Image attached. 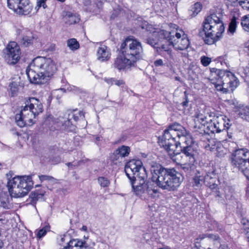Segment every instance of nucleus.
<instances>
[{
  "instance_id": "obj_12",
  "label": "nucleus",
  "mask_w": 249,
  "mask_h": 249,
  "mask_svg": "<svg viewBox=\"0 0 249 249\" xmlns=\"http://www.w3.org/2000/svg\"><path fill=\"white\" fill-rule=\"evenodd\" d=\"M5 61L9 65H14L18 63L20 58L21 52L19 46L14 41L10 42L3 51Z\"/></svg>"
},
{
  "instance_id": "obj_20",
  "label": "nucleus",
  "mask_w": 249,
  "mask_h": 249,
  "mask_svg": "<svg viewBox=\"0 0 249 249\" xmlns=\"http://www.w3.org/2000/svg\"><path fill=\"white\" fill-rule=\"evenodd\" d=\"M135 63L130 58L123 54L119 55L115 59L114 63V68L119 71L129 68L132 66H134Z\"/></svg>"
},
{
  "instance_id": "obj_17",
  "label": "nucleus",
  "mask_w": 249,
  "mask_h": 249,
  "mask_svg": "<svg viewBox=\"0 0 249 249\" xmlns=\"http://www.w3.org/2000/svg\"><path fill=\"white\" fill-rule=\"evenodd\" d=\"M204 177L206 186L211 190L216 189L219 183L218 170L214 167L209 168L206 170Z\"/></svg>"
},
{
  "instance_id": "obj_35",
  "label": "nucleus",
  "mask_w": 249,
  "mask_h": 249,
  "mask_svg": "<svg viewBox=\"0 0 249 249\" xmlns=\"http://www.w3.org/2000/svg\"><path fill=\"white\" fill-rule=\"evenodd\" d=\"M178 137L179 139V141L177 142H180L182 143L183 142H185V140H187L189 139H191L189 132L186 130V133H183V131L181 130H178L176 134V138Z\"/></svg>"
},
{
  "instance_id": "obj_51",
  "label": "nucleus",
  "mask_w": 249,
  "mask_h": 249,
  "mask_svg": "<svg viewBox=\"0 0 249 249\" xmlns=\"http://www.w3.org/2000/svg\"><path fill=\"white\" fill-rule=\"evenodd\" d=\"M48 227H45L40 230L38 232V237L41 238L44 236L46 234L47 231L48 230Z\"/></svg>"
},
{
  "instance_id": "obj_15",
  "label": "nucleus",
  "mask_w": 249,
  "mask_h": 249,
  "mask_svg": "<svg viewBox=\"0 0 249 249\" xmlns=\"http://www.w3.org/2000/svg\"><path fill=\"white\" fill-rule=\"evenodd\" d=\"M36 115L29 108V106L26 105L21 110L19 114H16L15 120L17 124L20 127L24 126L28 123H34L33 120L36 117Z\"/></svg>"
},
{
  "instance_id": "obj_54",
  "label": "nucleus",
  "mask_w": 249,
  "mask_h": 249,
  "mask_svg": "<svg viewBox=\"0 0 249 249\" xmlns=\"http://www.w3.org/2000/svg\"><path fill=\"white\" fill-rule=\"evenodd\" d=\"M213 192L215 193V196L216 197H222V194L220 192V191L217 188V187H216V189L214 190H212Z\"/></svg>"
},
{
  "instance_id": "obj_63",
  "label": "nucleus",
  "mask_w": 249,
  "mask_h": 249,
  "mask_svg": "<svg viewBox=\"0 0 249 249\" xmlns=\"http://www.w3.org/2000/svg\"><path fill=\"white\" fill-rule=\"evenodd\" d=\"M246 192L247 195L249 196V186L246 188Z\"/></svg>"
},
{
  "instance_id": "obj_47",
  "label": "nucleus",
  "mask_w": 249,
  "mask_h": 249,
  "mask_svg": "<svg viewBox=\"0 0 249 249\" xmlns=\"http://www.w3.org/2000/svg\"><path fill=\"white\" fill-rule=\"evenodd\" d=\"M241 223L243 226L242 230L244 233L249 231V221L248 219L245 218H242Z\"/></svg>"
},
{
  "instance_id": "obj_36",
  "label": "nucleus",
  "mask_w": 249,
  "mask_h": 249,
  "mask_svg": "<svg viewBox=\"0 0 249 249\" xmlns=\"http://www.w3.org/2000/svg\"><path fill=\"white\" fill-rule=\"evenodd\" d=\"M196 119L197 120L196 121V122H198L201 124V126L199 125L198 126V128H201L202 127H203V130H206V128L207 127V123H209V121L207 120L208 118L204 116L203 114H200L197 115Z\"/></svg>"
},
{
  "instance_id": "obj_6",
  "label": "nucleus",
  "mask_w": 249,
  "mask_h": 249,
  "mask_svg": "<svg viewBox=\"0 0 249 249\" xmlns=\"http://www.w3.org/2000/svg\"><path fill=\"white\" fill-rule=\"evenodd\" d=\"M31 176L15 177L9 180L7 187L11 197H22L26 195L33 186Z\"/></svg>"
},
{
  "instance_id": "obj_49",
  "label": "nucleus",
  "mask_w": 249,
  "mask_h": 249,
  "mask_svg": "<svg viewBox=\"0 0 249 249\" xmlns=\"http://www.w3.org/2000/svg\"><path fill=\"white\" fill-rule=\"evenodd\" d=\"M39 180L41 182H42L44 180H48L50 181L53 182L55 181V179L52 176H47V175H40L38 176Z\"/></svg>"
},
{
  "instance_id": "obj_48",
  "label": "nucleus",
  "mask_w": 249,
  "mask_h": 249,
  "mask_svg": "<svg viewBox=\"0 0 249 249\" xmlns=\"http://www.w3.org/2000/svg\"><path fill=\"white\" fill-rule=\"evenodd\" d=\"M46 1L47 0H36V6L35 7V9L36 11L41 7L44 9H46L47 7V5L46 3Z\"/></svg>"
},
{
  "instance_id": "obj_41",
  "label": "nucleus",
  "mask_w": 249,
  "mask_h": 249,
  "mask_svg": "<svg viewBox=\"0 0 249 249\" xmlns=\"http://www.w3.org/2000/svg\"><path fill=\"white\" fill-rule=\"evenodd\" d=\"M241 24L245 31L249 32V15L242 18Z\"/></svg>"
},
{
  "instance_id": "obj_58",
  "label": "nucleus",
  "mask_w": 249,
  "mask_h": 249,
  "mask_svg": "<svg viewBox=\"0 0 249 249\" xmlns=\"http://www.w3.org/2000/svg\"><path fill=\"white\" fill-rule=\"evenodd\" d=\"M68 116L71 118V119L73 118L75 121H77L78 120V117L73 113L69 114Z\"/></svg>"
},
{
  "instance_id": "obj_62",
  "label": "nucleus",
  "mask_w": 249,
  "mask_h": 249,
  "mask_svg": "<svg viewBox=\"0 0 249 249\" xmlns=\"http://www.w3.org/2000/svg\"><path fill=\"white\" fill-rule=\"evenodd\" d=\"M0 249H3V243L1 240H0Z\"/></svg>"
},
{
  "instance_id": "obj_45",
  "label": "nucleus",
  "mask_w": 249,
  "mask_h": 249,
  "mask_svg": "<svg viewBox=\"0 0 249 249\" xmlns=\"http://www.w3.org/2000/svg\"><path fill=\"white\" fill-rule=\"evenodd\" d=\"M238 1L243 8L249 11V0H232V2Z\"/></svg>"
},
{
  "instance_id": "obj_59",
  "label": "nucleus",
  "mask_w": 249,
  "mask_h": 249,
  "mask_svg": "<svg viewBox=\"0 0 249 249\" xmlns=\"http://www.w3.org/2000/svg\"><path fill=\"white\" fill-rule=\"evenodd\" d=\"M188 101L187 100V99H186V101H184L181 104L183 106H184V107H186L188 105Z\"/></svg>"
},
{
  "instance_id": "obj_4",
  "label": "nucleus",
  "mask_w": 249,
  "mask_h": 249,
  "mask_svg": "<svg viewBox=\"0 0 249 249\" xmlns=\"http://www.w3.org/2000/svg\"><path fill=\"white\" fill-rule=\"evenodd\" d=\"M211 71L209 79L217 90L227 93L233 91L237 86V79L232 72L215 68L212 69Z\"/></svg>"
},
{
  "instance_id": "obj_24",
  "label": "nucleus",
  "mask_w": 249,
  "mask_h": 249,
  "mask_svg": "<svg viewBox=\"0 0 249 249\" xmlns=\"http://www.w3.org/2000/svg\"><path fill=\"white\" fill-rule=\"evenodd\" d=\"M97 56L101 62L107 61L110 57L109 49L105 45H101L97 50Z\"/></svg>"
},
{
  "instance_id": "obj_33",
  "label": "nucleus",
  "mask_w": 249,
  "mask_h": 249,
  "mask_svg": "<svg viewBox=\"0 0 249 249\" xmlns=\"http://www.w3.org/2000/svg\"><path fill=\"white\" fill-rule=\"evenodd\" d=\"M236 112L241 118L249 122V108L247 107H242Z\"/></svg>"
},
{
  "instance_id": "obj_57",
  "label": "nucleus",
  "mask_w": 249,
  "mask_h": 249,
  "mask_svg": "<svg viewBox=\"0 0 249 249\" xmlns=\"http://www.w3.org/2000/svg\"><path fill=\"white\" fill-rule=\"evenodd\" d=\"M204 237H208L209 238H211V239H216V236L213 234H206L205 235H203L202 238H204Z\"/></svg>"
},
{
  "instance_id": "obj_9",
  "label": "nucleus",
  "mask_w": 249,
  "mask_h": 249,
  "mask_svg": "<svg viewBox=\"0 0 249 249\" xmlns=\"http://www.w3.org/2000/svg\"><path fill=\"white\" fill-rule=\"evenodd\" d=\"M181 33L182 35L176 31L161 30L157 35L161 38L167 39L175 49L184 50L188 48L190 42L184 32L181 31Z\"/></svg>"
},
{
  "instance_id": "obj_23",
  "label": "nucleus",
  "mask_w": 249,
  "mask_h": 249,
  "mask_svg": "<svg viewBox=\"0 0 249 249\" xmlns=\"http://www.w3.org/2000/svg\"><path fill=\"white\" fill-rule=\"evenodd\" d=\"M163 40H166L168 43L166 44L160 43V45L157 47V51L163 52L164 53L163 54L168 59L174 60V55L171 48V46H172V44L167 39H162Z\"/></svg>"
},
{
  "instance_id": "obj_18",
  "label": "nucleus",
  "mask_w": 249,
  "mask_h": 249,
  "mask_svg": "<svg viewBox=\"0 0 249 249\" xmlns=\"http://www.w3.org/2000/svg\"><path fill=\"white\" fill-rule=\"evenodd\" d=\"M204 177L206 186L211 190L216 189L219 183L218 170L214 167L209 168L206 170Z\"/></svg>"
},
{
  "instance_id": "obj_28",
  "label": "nucleus",
  "mask_w": 249,
  "mask_h": 249,
  "mask_svg": "<svg viewBox=\"0 0 249 249\" xmlns=\"http://www.w3.org/2000/svg\"><path fill=\"white\" fill-rule=\"evenodd\" d=\"M193 186L196 189L200 187L203 183L205 184L204 176L199 172H197L193 179Z\"/></svg>"
},
{
  "instance_id": "obj_61",
  "label": "nucleus",
  "mask_w": 249,
  "mask_h": 249,
  "mask_svg": "<svg viewBox=\"0 0 249 249\" xmlns=\"http://www.w3.org/2000/svg\"><path fill=\"white\" fill-rule=\"evenodd\" d=\"M81 230L85 231H87L88 229L86 226H83Z\"/></svg>"
},
{
  "instance_id": "obj_44",
  "label": "nucleus",
  "mask_w": 249,
  "mask_h": 249,
  "mask_svg": "<svg viewBox=\"0 0 249 249\" xmlns=\"http://www.w3.org/2000/svg\"><path fill=\"white\" fill-rule=\"evenodd\" d=\"M193 163L190 162L189 163L180 164L179 165L180 168L184 172L189 173L192 171Z\"/></svg>"
},
{
  "instance_id": "obj_29",
  "label": "nucleus",
  "mask_w": 249,
  "mask_h": 249,
  "mask_svg": "<svg viewBox=\"0 0 249 249\" xmlns=\"http://www.w3.org/2000/svg\"><path fill=\"white\" fill-rule=\"evenodd\" d=\"M34 38L32 33L27 32L20 39V44L23 47H28L33 43Z\"/></svg>"
},
{
  "instance_id": "obj_7",
  "label": "nucleus",
  "mask_w": 249,
  "mask_h": 249,
  "mask_svg": "<svg viewBox=\"0 0 249 249\" xmlns=\"http://www.w3.org/2000/svg\"><path fill=\"white\" fill-rule=\"evenodd\" d=\"M229 159L233 168L242 173L249 180V150L246 148L235 149Z\"/></svg>"
},
{
  "instance_id": "obj_46",
  "label": "nucleus",
  "mask_w": 249,
  "mask_h": 249,
  "mask_svg": "<svg viewBox=\"0 0 249 249\" xmlns=\"http://www.w3.org/2000/svg\"><path fill=\"white\" fill-rule=\"evenodd\" d=\"M99 183L103 187H107L109 184V180L105 177H99L98 179Z\"/></svg>"
},
{
  "instance_id": "obj_19",
  "label": "nucleus",
  "mask_w": 249,
  "mask_h": 249,
  "mask_svg": "<svg viewBox=\"0 0 249 249\" xmlns=\"http://www.w3.org/2000/svg\"><path fill=\"white\" fill-rule=\"evenodd\" d=\"M204 177L206 186L211 190L216 189L219 183L218 170L214 167L209 168L206 170Z\"/></svg>"
},
{
  "instance_id": "obj_8",
  "label": "nucleus",
  "mask_w": 249,
  "mask_h": 249,
  "mask_svg": "<svg viewBox=\"0 0 249 249\" xmlns=\"http://www.w3.org/2000/svg\"><path fill=\"white\" fill-rule=\"evenodd\" d=\"M120 52L135 63L143 57V49L141 42L129 37L126 38L121 44Z\"/></svg>"
},
{
  "instance_id": "obj_55",
  "label": "nucleus",
  "mask_w": 249,
  "mask_h": 249,
  "mask_svg": "<svg viewBox=\"0 0 249 249\" xmlns=\"http://www.w3.org/2000/svg\"><path fill=\"white\" fill-rule=\"evenodd\" d=\"M104 80L106 82H107L108 85H112L114 84L115 79L111 78H105Z\"/></svg>"
},
{
  "instance_id": "obj_11",
  "label": "nucleus",
  "mask_w": 249,
  "mask_h": 249,
  "mask_svg": "<svg viewBox=\"0 0 249 249\" xmlns=\"http://www.w3.org/2000/svg\"><path fill=\"white\" fill-rule=\"evenodd\" d=\"M226 116L221 115H214L213 119L209 120V123H207L206 130L204 129V133H220L225 129H228L230 124L228 122L226 123Z\"/></svg>"
},
{
  "instance_id": "obj_14",
  "label": "nucleus",
  "mask_w": 249,
  "mask_h": 249,
  "mask_svg": "<svg viewBox=\"0 0 249 249\" xmlns=\"http://www.w3.org/2000/svg\"><path fill=\"white\" fill-rule=\"evenodd\" d=\"M192 139H189L179 144L178 148L176 149L177 151H179V153L177 154L170 155L171 158L173 159L174 156L179 154L181 152L188 158L190 162L194 163L196 161L197 152L192 145Z\"/></svg>"
},
{
  "instance_id": "obj_25",
  "label": "nucleus",
  "mask_w": 249,
  "mask_h": 249,
  "mask_svg": "<svg viewBox=\"0 0 249 249\" xmlns=\"http://www.w3.org/2000/svg\"><path fill=\"white\" fill-rule=\"evenodd\" d=\"M161 30H160L158 32H154L152 35V37H149L146 39V43L157 49V47L160 45V43L162 42V39H165L157 35V34L159 33Z\"/></svg>"
},
{
  "instance_id": "obj_53",
  "label": "nucleus",
  "mask_w": 249,
  "mask_h": 249,
  "mask_svg": "<svg viewBox=\"0 0 249 249\" xmlns=\"http://www.w3.org/2000/svg\"><path fill=\"white\" fill-rule=\"evenodd\" d=\"M154 64L156 67L161 66L163 65V62L161 59H159L155 60Z\"/></svg>"
},
{
  "instance_id": "obj_13",
  "label": "nucleus",
  "mask_w": 249,
  "mask_h": 249,
  "mask_svg": "<svg viewBox=\"0 0 249 249\" xmlns=\"http://www.w3.org/2000/svg\"><path fill=\"white\" fill-rule=\"evenodd\" d=\"M8 6L21 15L29 14L33 9L29 0H7Z\"/></svg>"
},
{
  "instance_id": "obj_22",
  "label": "nucleus",
  "mask_w": 249,
  "mask_h": 249,
  "mask_svg": "<svg viewBox=\"0 0 249 249\" xmlns=\"http://www.w3.org/2000/svg\"><path fill=\"white\" fill-rule=\"evenodd\" d=\"M26 104L29 106V108L31 109L36 116L43 111V106L41 102L35 98H31L27 101Z\"/></svg>"
},
{
  "instance_id": "obj_2",
  "label": "nucleus",
  "mask_w": 249,
  "mask_h": 249,
  "mask_svg": "<svg viewBox=\"0 0 249 249\" xmlns=\"http://www.w3.org/2000/svg\"><path fill=\"white\" fill-rule=\"evenodd\" d=\"M152 180L163 190L168 191L176 190L183 181L181 174L174 168H165L161 165L152 166Z\"/></svg>"
},
{
  "instance_id": "obj_16",
  "label": "nucleus",
  "mask_w": 249,
  "mask_h": 249,
  "mask_svg": "<svg viewBox=\"0 0 249 249\" xmlns=\"http://www.w3.org/2000/svg\"><path fill=\"white\" fill-rule=\"evenodd\" d=\"M147 178V175L145 177L141 178L137 177L130 180L132 185V189L136 196L141 197H145L146 192L148 183H145V181Z\"/></svg>"
},
{
  "instance_id": "obj_30",
  "label": "nucleus",
  "mask_w": 249,
  "mask_h": 249,
  "mask_svg": "<svg viewBox=\"0 0 249 249\" xmlns=\"http://www.w3.org/2000/svg\"><path fill=\"white\" fill-rule=\"evenodd\" d=\"M146 195H147L152 198H155L160 196V193L156 186L148 183Z\"/></svg>"
},
{
  "instance_id": "obj_1",
  "label": "nucleus",
  "mask_w": 249,
  "mask_h": 249,
  "mask_svg": "<svg viewBox=\"0 0 249 249\" xmlns=\"http://www.w3.org/2000/svg\"><path fill=\"white\" fill-rule=\"evenodd\" d=\"M26 70L30 81L35 84H44L57 71L56 65L50 58L38 56L35 58Z\"/></svg>"
},
{
  "instance_id": "obj_42",
  "label": "nucleus",
  "mask_w": 249,
  "mask_h": 249,
  "mask_svg": "<svg viewBox=\"0 0 249 249\" xmlns=\"http://www.w3.org/2000/svg\"><path fill=\"white\" fill-rule=\"evenodd\" d=\"M11 96H14L18 91V84L16 82H12L9 85Z\"/></svg>"
},
{
  "instance_id": "obj_52",
  "label": "nucleus",
  "mask_w": 249,
  "mask_h": 249,
  "mask_svg": "<svg viewBox=\"0 0 249 249\" xmlns=\"http://www.w3.org/2000/svg\"><path fill=\"white\" fill-rule=\"evenodd\" d=\"M81 162H82V160H79L78 162H74V163H73V162H68V163H66V165L69 168L72 169V167L73 166H74V167L78 166Z\"/></svg>"
},
{
  "instance_id": "obj_38",
  "label": "nucleus",
  "mask_w": 249,
  "mask_h": 249,
  "mask_svg": "<svg viewBox=\"0 0 249 249\" xmlns=\"http://www.w3.org/2000/svg\"><path fill=\"white\" fill-rule=\"evenodd\" d=\"M67 46L72 50H77L79 48V44L75 38H71L67 40Z\"/></svg>"
},
{
  "instance_id": "obj_50",
  "label": "nucleus",
  "mask_w": 249,
  "mask_h": 249,
  "mask_svg": "<svg viewBox=\"0 0 249 249\" xmlns=\"http://www.w3.org/2000/svg\"><path fill=\"white\" fill-rule=\"evenodd\" d=\"M211 62V58L209 57L205 56H203L201 57V62L202 64L205 67L208 66Z\"/></svg>"
},
{
  "instance_id": "obj_26",
  "label": "nucleus",
  "mask_w": 249,
  "mask_h": 249,
  "mask_svg": "<svg viewBox=\"0 0 249 249\" xmlns=\"http://www.w3.org/2000/svg\"><path fill=\"white\" fill-rule=\"evenodd\" d=\"M45 194V190L42 188L32 191L29 196L31 203L32 205L36 204L37 201L42 199Z\"/></svg>"
},
{
  "instance_id": "obj_37",
  "label": "nucleus",
  "mask_w": 249,
  "mask_h": 249,
  "mask_svg": "<svg viewBox=\"0 0 249 249\" xmlns=\"http://www.w3.org/2000/svg\"><path fill=\"white\" fill-rule=\"evenodd\" d=\"M59 120L62 123V126L64 129L68 131H72L74 129V126L72 124L71 121V118L68 116V117L66 118L63 121L59 119Z\"/></svg>"
},
{
  "instance_id": "obj_10",
  "label": "nucleus",
  "mask_w": 249,
  "mask_h": 249,
  "mask_svg": "<svg viewBox=\"0 0 249 249\" xmlns=\"http://www.w3.org/2000/svg\"><path fill=\"white\" fill-rule=\"evenodd\" d=\"M124 171L130 180L139 177L144 178L147 175L142 161L139 160H132L127 162Z\"/></svg>"
},
{
  "instance_id": "obj_21",
  "label": "nucleus",
  "mask_w": 249,
  "mask_h": 249,
  "mask_svg": "<svg viewBox=\"0 0 249 249\" xmlns=\"http://www.w3.org/2000/svg\"><path fill=\"white\" fill-rule=\"evenodd\" d=\"M209 143L205 146L207 150L214 153L219 158H222L226 154L227 150L220 142H216L213 140L209 142Z\"/></svg>"
},
{
  "instance_id": "obj_39",
  "label": "nucleus",
  "mask_w": 249,
  "mask_h": 249,
  "mask_svg": "<svg viewBox=\"0 0 249 249\" xmlns=\"http://www.w3.org/2000/svg\"><path fill=\"white\" fill-rule=\"evenodd\" d=\"M124 158L128 156L130 149L129 146L122 145L116 149Z\"/></svg>"
},
{
  "instance_id": "obj_27",
  "label": "nucleus",
  "mask_w": 249,
  "mask_h": 249,
  "mask_svg": "<svg viewBox=\"0 0 249 249\" xmlns=\"http://www.w3.org/2000/svg\"><path fill=\"white\" fill-rule=\"evenodd\" d=\"M63 18L65 22L69 24L76 23L78 22L80 20L79 15L71 12H67L66 15L64 16Z\"/></svg>"
},
{
  "instance_id": "obj_34",
  "label": "nucleus",
  "mask_w": 249,
  "mask_h": 249,
  "mask_svg": "<svg viewBox=\"0 0 249 249\" xmlns=\"http://www.w3.org/2000/svg\"><path fill=\"white\" fill-rule=\"evenodd\" d=\"M224 197L227 200H231L234 198V190L230 186H226L224 189Z\"/></svg>"
},
{
  "instance_id": "obj_60",
  "label": "nucleus",
  "mask_w": 249,
  "mask_h": 249,
  "mask_svg": "<svg viewBox=\"0 0 249 249\" xmlns=\"http://www.w3.org/2000/svg\"><path fill=\"white\" fill-rule=\"evenodd\" d=\"M91 3L90 1L89 0H85L84 1V4L85 5H88L90 4Z\"/></svg>"
},
{
  "instance_id": "obj_5",
  "label": "nucleus",
  "mask_w": 249,
  "mask_h": 249,
  "mask_svg": "<svg viewBox=\"0 0 249 249\" xmlns=\"http://www.w3.org/2000/svg\"><path fill=\"white\" fill-rule=\"evenodd\" d=\"M178 130L186 133V129L177 123L170 125L168 128L164 131V133L161 138H159V143L160 146L163 147L168 153L169 155L177 154L179 153L177 151L178 145L181 144L180 142H177L176 140V134Z\"/></svg>"
},
{
  "instance_id": "obj_40",
  "label": "nucleus",
  "mask_w": 249,
  "mask_h": 249,
  "mask_svg": "<svg viewBox=\"0 0 249 249\" xmlns=\"http://www.w3.org/2000/svg\"><path fill=\"white\" fill-rule=\"evenodd\" d=\"M237 27L236 18L234 16L231 19L228 28V32L233 35Z\"/></svg>"
},
{
  "instance_id": "obj_43",
  "label": "nucleus",
  "mask_w": 249,
  "mask_h": 249,
  "mask_svg": "<svg viewBox=\"0 0 249 249\" xmlns=\"http://www.w3.org/2000/svg\"><path fill=\"white\" fill-rule=\"evenodd\" d=\"M202 9V5L199 2H196L194 4L192 7V11L193 12V15L194 16H196L199 12L201 11Z\"/></svg>"
},
{
  "instance_id": "obj_56",
  "label": "nucleus",
  "mask_w": 249,
  "mask_h": 249,
  "mask_svg": "<svg viewBox=\"0 0 249 249\" xmlns=\"http://www.w3.org/2000/svg\"><path fill=\"white\" fill-rule=\"evenodd\" d=\"M116 85L121 86L124 84V82L123 80H116L115 79L114 83Z\"/></svg>"
},
{
  "instance_id": "obj_32",
  "label": "nucleus",
  "mask_w": 249,
  "mask_h": 249,
  "mask_svg": "<svg viewBox=\"0 0 249 249\" xmlns=\"http://www.w3.org/2000/svg\"><path fill=\"white\" fill-rule=\"evenodd\" d=\"M110 159L113 163L116 165H121L124 161V158L122 157L117 150H115L112 154Z\"/></svg>"
},
{
  "instance_id": "obj_31",
  "label": "nucleus",
  "mask_w": 249,
  "mask_h": 249,
  "mask_svg": "<svg viewBox=\"0 0 249 249\" xmlns=\"http://www.w3.org/2000/svg\"><path fill=\"white\" fill-rule=\"evenodd\" d=\"M9 196L5 193H2L0 194V207L4 209L10 208Z\"/></svg>"
},
{
  "instance_id": "obj_64",
  "label": "nucleus",
  "mask_w": 249,
  "mask_h": 249,
  "mask_svg": "<svg viewBox=\"0 0 249 249\" xmlns=\"http://www.w3.org/2000/svg\"><path fill=\"white\" fill-rule=\"evenodd\" d=\"M79 114L80 117H84V113L83 111L79 112Z\"/></svg>"
},
{
  "instance_id": "obj_3",
  "label": "nucleus",
  "mask_w": 249,
  "mask_h": 249,
  "mask_svg": "<svg viewBox=\"0 0 249 249\" xmlns=\"http://www.w3.org/2000/svg\"><path fill=\"white\" fill-rule=\"evenodd\" d=\"M222 15L219 11L211 12L203 22V30L199 33L207 44H213L222 36L225 30L222 20Z\"/></svg>"
}]
</instances>
